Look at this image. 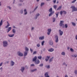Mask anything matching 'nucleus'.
<instances>
[{
    "instance_id": "f257e3e1",
    "label": "nucleus",
    "mask_w": 77,
    "mask_h": 77,
    "mask_svg": "<svg viewBox=\"0 0 77 77\" xmlns=\"http://www.w3.org/2000/svg\"><path fill=\"white\" fill-rule=\"evenodd\" d=\"M40 16V14L39 13L36 14L35 15V17H34V19L35 20H36L38 18V17Z\"/></svg>"
},
{
    "instance_id": "f03ea898",
    "label": "nucleus",
    "mask_w": 77,
    "mask_h": 77,
    "mask_svg": "<svg viewBox=\"0 0 77 77\" xmlns=\"http://www.w3.org/2000/svg\"><path fill=\"white\" fill-rule=\"evenodd\" d=\"M51 32V29H48V32L47 33V35H50V33Z\"/></svg>"
},
{
    "instance_id": "7ed1b4c3",
    "label": "nucleus",
    "mask_w": 77,
    "mask_h": 77,
    "mask_svg": "<svg viewBox=\"0 0 77 77\" xmlns=\"http://www.w3.org/2000/svg\"><path fill=\"white\" fill-rule=\"evenodd\" d=\"M63 23L64 21L63 20H61L60 21V23H59L60 26V27H62V26H64V24H63Z\"/></svg>"
},
{
    "instance_id": "20e7f679",
    "label": "nucleus",
    "mask_w": 77,
    "mask_h": 77,
    "mask_svg": "<svg viewBox=\"0 0 77 77\" xmlns=\"http://www.w3.org/2000/svg\"><path fill=\"white\" fill-rule=\"evenodd\" d=\"M4 47H6L8 45V42L6 41H4L3 42Z\"/></svg>"
},
{
    "instance_id": "39448f33",
    "label": "nucleus",
    "mask_w": 77,
    "mask_h": 77,
    "mask_svg": "<svg viewBox=\"0 0 77 77\" xmlns=\"http://www.w3.org/2000/svg\"><path fill=\"white\" fill-rule=\"evenodd\" d=\"M55 42H58L59 41V37H58V36L56 35L55 36Z\"/></svg>"
},
{
    "instance_id": "423d86ee",
    "label": "nucleus",
    "mask_w": 77,
    "mask_h": 77,
    "mask_svg": "<svg viewBox=\"0 0 77 77\" xmlns=\"http://www.w3.org/2000/svg\"><path fill=\"white\" fill-rule=\"evenodd\" d=\"M45 77H50V76L48 75V72H47L45 73Z\"/></svg>"
},
{
    "instance_id": "0eeeda50",
    "label": "nucleus",
    "mask_w": 77,
    "mask_h": 77,
    "mask_svg": "<svg viewBox=\"0 0 77 77\" xmlns=\"http://www.w3.org/2000/svg\"><path fill=\"white\" fill-rule=\"evenodd\" d=\"M58 32L60 33V35L62 36L63 33V31H61V29H59L58 31Z\"/></svg>"
},
{
    "instance_id": "6e6552de",
    "label": "nucleus",
    "mask_w": 77,
    "mask_h": 77,
    "mask_svg": "<svg viewBox=\"0 0 77 77\" xmlns=\"http://www.w3.org/2000/svg\"><path fill=\"white\" fill-rule=\"evenodd\" d=\"M35 63L36 65H38L40 63V61L38 60H37L35 62Z\"/></svg>"
},
{
    "instance_id": "1a4fd4ad",
    "label": "nucleus",
    "mask_w": 77,
    "mask_h": 77,
    "mask_svg": "<svg viewBox=\"0 0 77 77\" xmlns=\"http://www.w3.org/2000/svg\"><path fill=\"white\" fill-rule=\"evenodd\" d=\"M49 44H50V45H53V41L51 40L49 41Z\"/></svg>"
},
{
    "instance_id": "9d476101",
    "label": "nucleus",
    "mask_w": 77,
    "mask_h": 77,
    "mask_svg": "<svg viewBox=\"0 0 77 77\" xmlns=\"http://www.w3.org/2000/svg\"><path fill=\"white\" fill-rule=\"evenodd\" d=\"M24 69H25V68H24V67L23 66L21 68L20 71L22 72H24Z\"/></svg>"
},
{
    "instance_id": "9b49d317",
    "label": "nucleus",
    "mask_w": 77,
    "mask_h": 77,
    "mask_svg": "<svg viewBox=\"0 0 77 77\" xmlns=\"http://www.w3.org/2000/svg\"><path fill=\"white\" fill-rule=\"evenodd\" d=\"M27 54H28V51H25L24 52V57L26 56L27 55Z\"/></svg>"
},
{
    "instance_id": "f8f14e48",
    "label": "nucleus",
    "mask_w": 77,
    "mask_h": 77,
    "mask_svg": "<svg viewBox=\"0 0 77 77\" xmlns=\"http://www.w3.org/2000/svg\"><path fill=\"white\" fill-rule=\"evenodd\" d=\"M45 37L44 36L40 37L39 38V40H43V39H44Z\"/></svg>"
},
{
    "instance_id": "ddd939ff",
    "label": "nucleus",
    "mask_w": 77,
    "mask_h": 77,
    "mask_svg": "<svg viewBox=\"0 0 77 77\" xmlns=\"http://www.w3.org/2000/svg\"><path fill=\"white\" fill-rule=\"evenodd\" d=\"M50 56H47L46 58H45V60L46 62H47V61H48V60L49 59H50Z\"/></svg>"
},
{
    "instance_id": "4468645a",
    "label": "nucleus",
    "mask_w": 77,
    "mask_h": 77,
    "mask_svg": "<svg viewBox=\"0 0 77 77\" xmlns=\"http://www.w3.org/2000/svg\"><path fill=\"white\" fill-rule=\"evenodd\" d=\"M36 59H37V57L35 56V57L33 59V62H35V61L36 60Z\"/></svg>"
},
{
    "instance_id": "2eb2a0df",
    "label": "nucleus",
    "mask_w": 77,
    "mask_h": 77,
    "mask_svg": "<svg viewBox=\"0 0 77 77\" xmlns=\"http://www.w3.org/2000/svg\"><path fill=\"white\" fill-rule=\"evenodd\" d=\"M24 14L25 15L27 14V9H26L24 10Z\"/></svg>"
},
{
    "instance_id": "dca6fc26",
    "label": "nucleus",
    "mask_w": 77,
    "mask_h": 77,
    "mask_svg": "<svg viewBox=\"0 0 77 77\" xmlns=\"http://www.w3.org/2000/svg\"><path fill=\"white\" fill-rule=\"evenodd\" d=\"M53 57H52L50 58L49 60V63H50V62H51L53 61Z\"/></svg>"
},
{
    "instance_id": "f3484780",
    "label": "nucleus",
    "mask_w": 77,
    "mask_h": 77,
    "mask_svg": "<svg viewBox=\"0 0 77 77\" xmlns=\"http://www.w3.org/2000/svg\"><path fill=\"white\" fill-rule=\"evenodd\" d=\"M49 51H50V52H53V51H54V49L53 48H51L49 49L48 50Z\"/></svg>"
},
{
    "instance_id": "a211bd4d",
    "label": "nucleus",
    "mask_w": 77,
    "mask_h": 77,
    "mask_svg": "<svg viewBox=\"0 0 77 77\" xmlns=\"http://www.w3.org/2000/svg\"><path fill=\"white\" fill-rule=\"evenodd\" d=\"M37 71V69H33V70H31V71L32 72H35V71Z\"/></svg>"
},
{
    "instance_id": "6ab92c4d",
    "label": "nucleus",
    "mask_w": 77,
    "mask_h": 77,
    "mask_svg": "<svg viewBox=\"0 0 77 77\" xmlns=\"http://www.w3.org/2000/svg\"><path fill=\"white\" fill-rule=\"evenodd\" d=\"M46 68H47L48 69H49L50 68V65H46L45 66Z\"/></svg>"
},
{
    "instance_id": "aec40b11",
    "label": "nucleus",
    "mask_w": 77,
    "mask_h": 77,
    "mask_svg": "<svg viewBox=\"0 0 77 77\" xmlns=\"http://www.w3.org/2000/svg\"><path fill=\"white\" fill-rule=\"evenodd\" d=\"M15 63L14 62H13L12 61H11V66H14V65Z\"/></svg>"
},
{
    "instance_id": "412c9836",
    "label": "nucleus",
    "mask_w": 77,
    "mask_h": 77,
    "mask_svg": "<svg viewBox=\"0 0 77 77\" xmlns=\"http://www.w3.org/2000/svg\"><path fill=\"white\" fill-rule=\"evenodd\" d=\"M54 12L53 11L52 12H51L49 14V17H51V16L52 15H53V14H54Z\"/></svg>"
},
{
    "instance_id": "4be33fe9",
    "label": "nucleus",
    "mask_w": 77,
    "mask_h": 77,
    "mask_svg": "<svg viewBox=\"0 0 77 77\" xmlns=\"http://www.w3.org/2000/svg\"><path fill=\"white\" fill-rule=\"evenodd\" d=\"M11 27H9L8 29V31H7V32L8 33V32H9L11 30Z\"/></svg>"
},
{
    "instance_id": "5701e85b",
    "label": "nucleus",
    "mask_w": 77,
    "mask_h": 77,
    "mask_svg": "<svg viewBox=\"0 0 77 77\" xmlns=\"http://www.w3.org/2000/svg\"><path fill=\"white\" fill-rule=\"evenodd\" d=\"M53 22L54 23L56 21V17H53L52 18Z\"/></svg>"
},
{
    "instance_id": "b1692460",
    "label": "nucleus",
    "mask_w": 77,
    "mask_h": 77,
    "mask_svg": "<svg viewBox=\"0 0 77 77\" xmlns=\"http://www.w3.org/2000/svg\"><path fill=\"white\" fill-rule=\"evenodd\" d=\"M72 26H76V24L74 22H72Z\"/></svg>"
},
{
    "instance_id": "393cba45",
    "label": "nucleus",
    "mask_w": 77,
    "mask_h": 77,
    "mask_svg": "<svg viewBox=\"0 0 77 77\" xmlns=\"http://www.w3.org/2000/svg\"><path fill=\"white\" fill-rule=\"evenodd\" d=\"M77 54H74L72 55V57H77Z\"/></svg>"
},
{
    "instance_id": "a878e982",
    "label": "nucleus",
    "mask_w": 77,
    "mask_h": 77,
    "mask_svg": "<svg viewBox=\"0 0 77 77\" xmlns=\"http://www.w3.org/2000/svg\"><path fill=\"white\" fill-rule=\"evenodd\" d=\"M53 10L52 9V8H51L48 11L49 12H53L52 11Z\"/></svg>"
},
{
    "instance_id": "bb28decb",
    "label": "nucleus",
    "mask_w": 77,
    "mask_h": 77,
    "mask_svg": "<svg viewBox=\"0 0 77 77\" xmlns=\"http://www.w3.org/2000/svg\"><path fill=\"white\" fill-rule=\"evenodd\" d=\"M8 35L9 36V37H11V38L12 37H13V36H14V34H13L12 35L9 34Z\"/></svg>"
},
{
    "instance_id": "cd10ccee",
    "label": "nucleus",
    "mask_w": 77,
    "mask_h": 77,
    "mask_svg": "<svg viewBox=\"0 0 77 77\" xmlns=\"http://www.w3.org/2000/svg\"><path fill=\"white\" fill-rule=\"evenodd\" d=\"M25 50L26 51H28L29 50V49L27 47L25 48Z\"/></svg>"
},
{
    "instance_id": "c85d7f7f",
    "label": "nucleus",
    "mask_w": 77,
    "mask_h": 77,
    "mask_svg": "<svg viewBox=\"0 0 77 77\" xmlns=\"http://www.w3.org/2000/svg\"><path fill=\"white\" fill-rule=\"evenodd\" d=\"M63 65H65V66H68L67 65V64H66V63L65 62H64L63 63Z\"/></svg>"
},
{
    "instance_id": "c756f323",
    "label": "nucleus",
    "mask_w": 77,
    "mask_h": 77,
    "mask_svg": "<svg viewBox=\"0 0 77 77\" xmlns=\"http://www.w3.org/2000/svg\"><path fill=\"white\" fill-rule=\"evenodd\" d=\"M3 24V20H1L0 22V27H1V26Z\"/></svg>"
},
{
    "instance_id": "7c9ffc66",
    "label": "nucleus",
    "mask_w": 77,
    "mask_h": 77,
    "mask_svg": "<svg viewBox=\"0 0 77 77\" xmlns=\"http://www.w3.org/2000/svg\"><path fill=\"white\" fill-rule=\"evenodd\" d=\"M38 8V6H36L34 9V11H32V12H35V11H36V9H37Z\"/></svg>"
},
{
    "instance_id": "2f4dec72",
    "label": "nucleus",
    "mask_w": 77,
    "mask_h": 77,
    "mask_svg": "<svg viewBox=\"0 0 77 77\" xmlns=\"http://www.w3.org/2000/svg\"><path fill=\"white\" fill-rule=\"evenodd\" d=\"M38 58L39 59H40V60H41V59H42V56H39L38 57Z\"/></svg>"
},
{
    "instance_id": "473e14b6",
    "label": "nucleus",
    "mask_w": 77,
    "mask_h": 77,
    "mask_svg": "<svg viewBox=\"0 0 77 77\" xmlns=\"http://www.w3.org/2000/svg\"><path fill=\"white\" fill-rule=\"evenodd\" d=\"M61 8H62V6H60L59 7V8L57 9V10L58 11L59 10H60V9H61Z\"/></svg>"
},
{
    "instance_id": "72a5a7b5",
    "label": "nucleus",
    "mask_w": 77,
    "mask_h": 77,
    "mask_svg": "<svg viewBox=\"0 0 77 77\" xmlns=\"http://www.w3.org/2000/svg\"><path fill=\"white\" fill-rule=\"evenodd\" d=\"M59 12H57L56 13V15L57 16V17H58V15H59Z\"/></svg>"
},
{
    "instance_id": "f704fd0d",
    "label": "nucleus",
    "mask_w": 77,
    "mask_h": 77,
    "mask_svg": "<svg viewBox=\"0 0 77 77\" xmlns=\"http://www.w3.org/2000/svg\"><path fill=\"white\" fill-rule=\"evenodd\" d=\"M16 31H15V29H13L12 30V32L13 33H15Z\"/></svg>"
},
{
    "instance_id": "c9c22d12",
    "label": "nucleus",
    "mask_w": 77,
    "mask_h": 77,
    "mask_svg": "<svg viewBox=\"0 0 77 77\" xmlns=\"http://www.w3.org/2000/svg\"><path fill=\"white\" fill-rule=\"evenodd\" d=\"M20 56H23V54L21 53V52H20Z\"/></svg>"
},
{
    "instance_id": "e433bc0d",
    "label": "nucleus",
    "mask_w": 77,
    "mask_h": 77,
    "mask_svg": "<svg viewBox=\"0 0 77 77\" xmlns=\"http://www.w3.org/2000/svg\"><path fill=\"white\" fill-rule=\"evenodd\" d=\"M61 54L62 55H63V56H65V53L64 52H62L61 53Z\"/></svg>"
},
{
    "instance_id": "4c0bfd02",
    "label": "nucleus",
    "mask_w": 77,
    "mask_h": 77,
    "mask_svg": "<svg viewBox=\"0 0 77 77\" xmlns=\"http://www.w3.org/2000/svg\"><path fill=\"white\" fill-rule=\"evenodd\" d=\"M44 5V2H42L41 3V4L40 5V6L41 7H42L43 5Z\"/></svg>"
},
{
    "instance_id": "58836bf2",
    "label": "nucleus",
    "mask_w": 77,
    "mask_h": 77,
    "mask_svg": "<svg viewBox=\"0 0 77 77\" xmlns=\"http://www.w3.org/2000/svg\"><path fill=\"white\" fill-rule=\"evenodd\" d=\"M44 42H45V41H43L42 42V45H44Z\"/></svg>"
},
{
    "instance_id": "ea45409f",
    "label": "nucleus",
    "mask_w": 77,
    "mask_h": 77,
    "mask_svg": "<svg viewBox=\"0 0 77 77\" xmlns=\"http://www.w3.org/2000/svg\"><path fill=\"white\" fill-rule=\"evenodd\" d=\"M74 73L75 74L77 75V70H75L74 71Z\"/></svg>"
},
{
    "instance_id": "a19ab883",
    "label": "nucleus",
    "mask_w": 77,
    "mask_h": 77,
    "mask_svg": "<svg viewBox=\"0 0 77 77\" xmlns=\"http://www.w3.org/2000/svg\"><path fill=\"white\" fill-rule=\"evenodd\" d=\"M57 8V5H55L54 6V8L55 9H56Z\"/></svg>"
},
{
    "instance_id": "79ce46f5",
    "label": "nucleus",
    "mask_w": 77,
    "mask_h": 77,
    "mask_svg": "<svg viewBox=\"0 0 77 77\" xmlns=\"http://www.w3.org/2000/svg\"><path fill=\"white\" fill-rule=\"evenodd\" d=\"M37 47H40V44L38 43L37 44Z\"/></svg>"
},
{
    "instance_id": "37998d69",
    "label": "nucleus",
    "mask_w": 77,
    "mask_h": 77,
    "mask_svg": "<svg viewBox=\"0 0 77 77\" xmlns=\"http://www.w3.org/2000/svg\"><path fill=\"white\" fill-rule=\"evenodd\" d=\"M76 1H77V0H74L72 2V3H75Z\"/></svg>"
},
{
    "instance_id": "c03bdc74",
    "label": "nucleus",
    "mask_w": 77,
    "mask_h": 77,
    "mask_svg": "<svg viewBox=\"0 0 77 77\" xmlns=\"http://www.w3.org/2000/svg\"><path fill=\"white\" fill-rule=\"evenodd\" d=\"M70 50L72 52H73L74 51V49L72 48L70 49Z\"/></svg>"
},
{
    "instance_id": "a18cd8bd",
    "label": "nucleus",
    "mask_w": 77,
    "mask_h": 77,
    "mask_svg": "<svg viewBox=\"0 0 77 77\" xmlns=\"http://www.w3.org/2000/svg\"><path fill=\"white\" fill-rule=\"evenodd\" d=\"M60 13L61 15H62V14H63V11H60Z\"/></svg>"
},
{
    "instance_id": "49530a36",
    "label": "nucleus",
    "mask_w": 77,
    "mask_h": 77,
    "mask_svg": "<svg viewBox=\"0 0 77 77\" xmlns=\"http://www.w3.org/2000/svg\"><path fill=\"white\" fill-rule=\"evenodd\" d=\"M34 29H35V27H32L31 28V30L32 31V30H34Z\"/></svg>"
},
{
    "instance_id": "de8ad7c7",
    "label": "nucleus",
    "mask_w": 77,
    "mask_h": 77,
    "mask_svg": "<svg viewBox=\"0 0 77 77\" xmlns=\"http://www.w3.org/2000/svg\"><path fill=\"white\" fill-rule=\"evenodd\" d=\"M43 66V63H41V64L39 65V66L40 67H42V66Z\"/></svg>"
},
{
    "instance_id": "09e8293b",
    "label": "nucleus",
    "mask_w": 77,
    "mask_h": 77,
    "mask_svg": "<svg viewBox=\"0 0 77 77\" xmlns=\"http://www.w3.org/2000/svg\"><path fill=\"white\" fill-rule=\"evenodd\" d=\"M63 14H66V11H63Z\"/></svg>"
},
{
    "instance_id": "8fccbe9b",
    "label": "nucleus",
    "mask_w": 77,
    "mask_h": 77,
    "mask_svg": "<svg viewBox=\"0 0 77 77\" xmlns=\"http://www.w3.org/2000/svg\"><path fill=\"white\" fill-rule=\"evenodd\" d=\"M20 13L21 14H23V10L22 9L20 10Z\"/></svg>"
},
{
    "instance_id": "3c124183",
    "label": "nucleus",
    "mask_w": 77,
    "mask_h": 77,
    "mask_svg": "<svg viewBox=\"0 0 77 77\" xmlns=\"http://www.w3.org/2000/svg\"><path fill=\"white\" fill-rule=\"evenodd\" d=\"M65 28H66L67 27H68V25H67V24H65Z\"/></svg>"
},
{
    "instance_id": "603ef678",
    "label": "nucleus",
    "mask_w": 77,
    "mask_h": 77,
    "mask_svg": "<svg viewBox=\"0 0 77 77\" xmlns=\"http://www.w3.org/2000/svg\"><path fill=\"white\" fill-rule=\"evenodd\" d=\"M35 66V64H31L30 65L31 66Z\"/></svg>"
},
{
    "instance_id": "864d4df0",
    "label": "nucleus",
    "mask_w": 77,
    "mask_h": 77,
    "mask_svg": "<svg viewBox=\"0 0 77 77\" xmlns=\"http://www.w3.org/2000/svg\"><path fill=\"white\" fill-rule=\"evenodd\" d=\"M53 2L54 3H56V0H53Z\"/></svg>"
},
{
    "instance_id": "5fc2aeb1",
    "label": "nucleus",
    "mask_w": 77,
    "mask_h": 77,
    "mask_svg": "<svg viewBox=\"0 0 77 77\" xmlns=\"http://www.w3.org/2000/svg\"><path fill=\"white\" fill-rule=\"evenodd\" d=\"M30 51H31V53L33 52V49H32V48H30Z\"/></svg>"
},
{
    "instance_id": "6e6d98bb",
    "label": "nucleus",
    "mask_w": 77,
    "mask_h": 77,
    "mask_svg": "<svg viewBox=\"0 0 77 77\" xmlns=\"http://www.w3.org/2000/svg\"><path fill=\"white\" fill-rule=\"evenodd\" d=\"M36 53H37V52H36V51H35L33 52V54H36Z\"/></svg>"
},
{
    "instance_id": "4d7b16f0",
    "label": "nucleus",
    "mask_w": 77,
    "mask_h": 77,
    "mask_svg": "<svg viewBox=\"0 0 77 77\" xmlns=\"http://www.w3.org/2000/svg\"><path fill=\"white\" fill-rule=\"evenodd\" d=\"M17 54L18 55H19V56H20V51H18L17 52Z\"/></svg>"
},
{
    "instance_id": "13d9d810",
    "label": "nucleus",
    "mask_w": 77,
    "mask_h": 77,
    "mask_svg": "<svg viewBox=\"0 0 77 77\" xmlns=\"http://www.w3.org/2000/svg\"><path fill=\"white\" fill-rule=\"evenodd\" d=\"M75 39L76 40H77V35L75 36Z\"/></svg>"
},
{
    "instance_id": "bf43d9fd",
    "label": "nucleus",
    "mask_w": 77,
    "mask_h": 77,
    "mask_svg": "<svg viewBox=\"0 0 77 77\" xmlns=\"http://www.w3.org/2000/svg\"><path fill=\"white\" fill-rule=\"evenodd\" d=\"M23 0H20V2H23Z\"/></svg>"
},
{
    "instance_id": "052dcab7",
    "label": "nucleus",
    "mask_w": 77,
    "mask_h": 77,
    "mask_svg": "<svg viewBox=\"0 0 77 77\" xmlns=\"http://www.w3.org/2000/svg\"><path fill=\"white\" fill-rule=\"evenodd\" d=\"M65 77H68V75H65Z\"/></svg>"
},
{
    "instance_id": "680f3d73",
    "label": "nucleus",
    "mask_w": 77,
    "mask_h": 77,
    "mask_svg": "<svg viewBox=\"0 0 77 77\" xmlns=\"http://www.w3.org/2000/svg\"><path fill=\"white\" fill-rule=\"evenodd\" d=\"M8 8H9L10 9H11V7H10V6H8Z\"/></svg>"
},
{
    "instance_id": "e2e57ef3",
    "label": "nucleus",
    "mask_w": 77,
    "mask_h": 77,
    "mask_svg": "<svg viewBox=\"0 0 77 77\" xmlns=\"http://www.w3.org/2000/svg\"><path fill=\"white\" fill-rule=\"evenodd\" d=\"M2 64H3V63H2L0 64V66H2Z\"/></svg>"
},
{
    "instance_id": "0e129e2a",
    "label": "nucleus",
    "mask_w": 77,
    "mask_h": 77,
    "mask_svg": "<svg viewBox=\"0 0 77 77\" xmlns=\"http://www.w3.org/2000/svg\"><path fill=\"white\" fill-rule=\"evenodd\" d=\"M8 27H9V26H8V25H7V26L5 27V28H8Z\"/></svg>"
},
{
    "instance_id": "69168bd1",
    "label": "nucleus",
    "mask_w": 77,
    "mask_h": 77,
    "mask_svg": "<svg viewBox=\"0 0 77 77\" xmlns=\"http://www.w3.org/2000/svg\"><path fill=\"white\" fill-rule=\"evenodd\" d=\"M7 26H10V24H9V23H8Z\"/></svg>"
},
{
    "instance_id": "338daca9",
    "label": "nucleus",
    "mask_w": 77,
    "mask_h": 77,
    "mask_svg": "<svg viewBox=\"0 0 77 77\" xmlns=\"http://www.w3.org/2000/svg\"><path fill=\"white\" fill-rule=\"evenodd\" d=\"M13 28H14V29L15 28V26H13Z\"/></svg>"
},
{
    "instance_id": "774afa93",
    "label": "nucleus",
    "mask_w": 77,
    "mask_h": 77,
    "mask_svg": "<svg viewBox=\"0 0 77 77\" xmlns=\"http://www.w3.org/2000/svg\"><path fill=\"white\" fill-rule=\"evenodd\" d=\"M67 49H68V50H69V47H67Z\"/></svg>"
}]
</instances>
